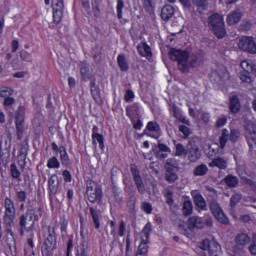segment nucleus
Wrapping results in <instances>:
<instances>
[{"instance_id":"58836bf2","label":"nucleus","mask_w":256,"mask_h":256,"mask_svg":"<svg viewBox=\"0 0 256 256\" xmlns=\"http://www.w3.org/2000/svg\"><path fill=\"white\" fill-rule=\"evenodd\" d=\"M47 167L48 169H59V167H61V163L59 162V159H57V157L53 156L48 159Z\"/></svg>"},{"instance_id":"9b49d317","label":"nucleus","mask_w":256,"mask_h":256,"mask_svg":"<svg viewBox=\"0 0 256 256\" xmlns=\"http://www.w3.org/2000/svg\"><path fill=\"white\" fill-rule=\"evenodd\" d=\"M186 155H188V159L191 161V163L199 161L201 153L199 152V146L195 144V141L188 142L186 146Z\"/></svg>"},{"instance_id":"a211bd4d","label":"nucleus","mask_w":256,"mask_h":256,"mask_svg":"<svg viewBox=\"0 0 256 256\" xmlns=\"http://www.w3.org/2000/svg\"><path fill=\"white\" fill-rule=\"evenodd\" d=\"M170 113L172 117L177 119V121H179L180 123H184V125H189V120H187V118L183 116V111H181V109H179V107H177L176 105H172V107L170 108Z\"/></svg>"},{"instance_id":"13d9d810","label":"nucleus","mask_w":256,"mask_h":256,"mask_svg":"<svg viewBox=\"0 0 256 256\" xmlns=\"http://www.w3.org/2000/svg\"><path fill=\"white\" fill-rule=\"evenodd\" d=\"M179 131H180V133H183L184 139H187V137H189V135H191V129H189V127H187L185 125H180Z\"/></svg>"},{"instance_id":"393cba45","label":"nucleus","mask_w":256,"mask_h":256,"mask_svg":"<svg viewBox=\"0 0 256 256\" xmlns=\"http://www.w3.org/2000/svg\"><path fill=\"white\" fill-rule=\"evenodd\" d=\"M209 167H217L218 169H227V160L221 157L214 158L209 164Z\"/></svg>"},{"instance_id":"ddd939ff","label":"nucleus","mask_w":256,"mask_h":256,"mask_svg":"<svg viewBox=\"0 0 256 256\" xmlns=\"http://www.w3.org/2000/svg\"><path fill=\"white\" fill-rule=\"evenodd\" d=\"M48 236L44 240L43 246H42V253H45V255H49V253L53 252V249H55V235L51 233V226L48 227Z\"/></svg>"},{"instance_id":"603ef678","label":"nucleus","mask_w":256,"mask_h":256,"mask_svg":"<svg viewBox=\"0 0 256 256\" xmlns=\"http://www.w3.org/2000/svg\"><path fill=\"white\" fill-rule=\"evenodd\" d=\"M241 199H243V195L241 193H235L234 195H232L230 199V207H235V205H237V203H239Z\"/></svg>"},{"instance_id":"f704fd0d","label":"nucleus","mask_w":256,"mask_h":256,"mask_svg":"<svg viewBox=\"0 0 256 256\" xmlns=\"http://www.w3.org/2000/svg\"><path fill=\"white\" fill-rule=\"evenodd\" d=\"M208 171L209 168L207 167V165L201 164L194 169L193 173L196 177H203V175H207Z\"/></svg>"},{"instance_id":"5fc2aeb1","label":"nucleus","mask_w":256,"mask_h":256,"mask_svg":"<svg viewBox=\"0 0 256 256\" xmlns=\"http://www.w3.org/2000/svg\"><path fill=\"white\" fill-rule=\"evenodd\" d=\"M149 235H151V223H147L142 230V237L146 241H149Z\"/></svg>"},{"instance_id":"7ed1b4c3","label":"nucleus","mask_w":256,"mask_h":256,"mask_svg":"<svg viewBox=\"0 0 256 256\" xmlns=\"http://www.w3.org/2000/svg\"><path fill=\"white\" fill-rule=\"evenodd\" d=\"M208 27L213 31L214 35L218 39H223L227 35V30L225 29V22L223 21V16L215 13L208 18Z\"/></svg>"},{"instance_id":"680f3d73","label":"nucleus","mask_w":256,"mask_h":256,"mask_svg":"<svg viewBox=\"0 0 256 256\" xmlns=\"http://www.w3.org/2000/svg\"><path fill=\"white\" fill-rule=\"evenodd\" d=\"M19 161L25 165V159H27V148L22 147L18 156Z\"/></svg>"},{"instance_id":"e2e57ef3","label":"nucleus","mask_w":256,"mask_h":256,"mask_svg":"<svg viewBox=\"0 0 256 256\" xmlns=\"http://www.w3.org/2000/svg\"><path fill=\"white\" fill-rule=\"evenodd\" d=\"M125 231H127L125 221H121L118 227V235L119 237H123L125 235Z\"/></svg>"},{"instance_id":"6ab92c4d","label":"nucleus","mask_w":256,"mask_h":256,"mask_svg":"<svg viewBox=\"0 0 256 256\" xmlns=\"http://www.w3.org/2000/svg\"><path fill=\"white\" fill-rule=\"evenodd\" d=\"M235 243L238 245V247H246V245H249L251 243V236L245 232H241L236 235L235 237Z\"/></svg>"},{"instance_id":"c756f323","label":"nucleus","mask_w":256,"mask_h":256,"mask_svg":"<svg viewBox=\"0 0 256 256\" xmlns=\"http://www.w3.org/2000/svg\"><path fill=\"white\" fill-rule=\"evenodd\" d=\"M163 195L165 197V201L167 205H173L175 203V200L173 199V188L171 186H167L164 191Z\"/></svg>"},{"instance_id":"b1692460","label":"nucleus","mask_w":256,"mask_h":256,"mask_svg":"<svg viewBox=\"0 0 256 256\" xmlns=\"http://www.w3.org/2000/svg\"><path fill=\"white\" fill-rule=\"evenodd\" d=\"M223 183H225V185L230 189H234L239 185V178L233 174H229L223 179Z\"/></svg>"},{"instance_id":"20e7f679","label":"nucleus","mask_w":256,"mask_h":256,"mask_svg":"<svg viewBox=\"0 0 256 256\" xmlns=\"http://www.w3.org/2000/svg\"><path fill=\"white\" fill-rule=\"evenodd\" d=\"M165 181L167 183H175L179 180V161L175 158H168L164 164Z\"/></svg>"},{"instance_id":"f3484780","label":"nucleus","mask_w":256,"mask_h":256,"mask_svg":"<svg viewBox=\"0 0 256 256\" xmlns=\"http://www.w3.org/2000/svg\"><path fill=\"white\" fill-rule=\"evenodd\" d=\"M192 197L194 205H196V207H198L202 211H207V202L205 201V198H203V195H201V193L194 191L192 192Z\"/></svg>"},{"instance_id":"6e6d98bb","label":"nucleus","mask_w":256,"mask_h":256,"mask_svg":"<svg viewBox=\"0 0 256 256\" xmlns=\"http://www.w3.org/2000/svg\"><path fill=\"white\" fill-rule=\"evenodd\" d=\"M16 197H17L19 203H25L27 201V192H25L23 190L18 191L16 194Z\"/></svg>"},{"instance_id":"aec40b11","label":"nucleus","mask_w":256,"mask_h":256,"mask_svg":"<svg viewBox=\"0 0 256 256\" xmlns=\"http://www.w3.org/2000/svg\"><path fill=\"white\" fill-rule=\"evenodd\" d=\"M90 92L94 101L98 103V105H101L103 100L101 99V92L99 91V87H97V84H95V79L91 80L90 82Z\"/></svg>"},{"instance_id":"dca6fc26","label":"nucleus","mask_w":256,"mask_h":256,"mask_svg":"<svg viewBox=\"0 0 256 256\" xmlns=\"http://www.w3.org/2000/svg\"><path fill=\"white\" fill-rule=\"evenodd\" d=\"M205 227V222L203 218L199 216H192L188 219V229L189 231H194V229H203Z\"/></svg>"},{"instance_id":"0e129e2a","label":"nucleus","mask_w":256,"mask_h":256,"mask_svg":"<svg viewBox=\"0 0 256 256\" xmlns=\"http://www.w3.org/2000/svg\"><path fill=\"white\" fill-rule=\"evenodd\" d=\"M11 105H15V98L9 96L8 98H4L3 106L11 107Z\"/></svg>"},{"instance_id":"4c0bfd02","label":"nucleus","mask_w":256,"mask_h":256,"mask_svg":"<svg viewBox=\"0 0 256 256\" xmlns=\"http://www.w3.org/2000/svg\"><path fill=\"white\" fill-rule=\"evenodd\" d=\"M90 213L92 215L95 229H99V227H101V223L99 222V211L95 210L94 208H90Z\"/></svg>"},{"instance_id":"0eeeda50","label":"nucleus","mask_w":256,"mask_h":256,"mask_svg":"<svg viewBox=\"0 0 256 256\" xmlns=\"http://www.w3.org/2000/svg\"><path fill=\"white\" fill-rule=\"evenodd\" d=\"M209 209L215 219L219 221V223L229 225V219L227 218V216H225V213L223 212V209H221L219 203H217V200H211L209 202Z\"/></svg>"},{"instance_id":"c9c22d12","label":"nucleus","mask_w":256,"mask_h":256,"mask_svg":"<svg viewBox=\"0 0 256 256\" xmlns=\"http://www.w3.org/2000/svg\"><path fill=\"white\" fill-rule=\"evenodd\" d=\"M117 63L122 71H129V64L127 63L124 55H118Z\"/></svg>"},{"instance_id":"c03bdc74","label":"nucleus","mask_w":256,"mask_h":256,"mask_svg":"<svg viewBox=\"0 0 256 256\" xmlns=\"http://www.w3.org/2000/svg\"><path fill=\"white\" fill-rule=\"evenodd\" d=\"M15 125H16V133L18 137H21L25 129V120H15Z\"/></svg>"},{"instance_id":"de8ad7c7","label":"nucleus","mask_w":256,"mask_h":256,"mask_svg":"<svg viewBox=\"0 0 256 256\" xmlns=\"http://www.w3.org/2000/svg\"><path fill=\"white\" fill-rule=\"evenodd\" d=\"M11 95H13V89H11L10 87L0 88V97H2L3 99L9 98L11 97Z\"/></svg>"},{"instance_id":"473e14b6","label":"nucleus","mask_w":256,"mask_h":256,"mask_svg":"<svg viewBox=\"0 0 256 256\" xmlns=\"http://www.w3.org/2000/svg\"><path fill=\"white\" fill-rule=\"evenodd\" d=\"M182 214L184 215V217H189V215H193V203H191V201H184L182 206Z\"/></svg>"},{"instance_id":"37998d69","label":"nucleus","mask_w":256,"mask_h":256,"mask_svg":"<svg viewBox=\"0 0 256 256\" xmlns=\"http://www.w3.org/2000/svg\"><path fill=\"white\" fill-rule=\"evenodd\" d=\"M175 157H183V155H187V148L181 143L175 145Z\"/></svg>"},{"instance_id":"e433bc0d","label":"nucleus","mask_w":256,"mask_h":256,"mask_svg":"<svg viewBox=\"0 0 256 256\" xmlns=\"http://www.w3.org/2000/svg\"><path fill=\"white\" fill-rule=\"evenodd\" d=\"M178 231H180V233L182 235H189V222L187 221V226L185 224V221L183 220H178Z\"/></svg>"},{"instance_id":"72a5a7b5","label":"nucleus","mask_w":256,"mask_h":256,"mask_svg":"<svg viewBox=\"0 0 256 256\" xmlns=\"http://www.w3.org/2000/svg\"><path fill=\"white\" fill-rule=\"evenodd\" d=\"M212 75L216 77V83H221L227 77V70L224 67L218 68Z\"/></svg>"},{"instance_id":"ea45409f","label":"nucleus","mask_w":256,"mask_h":256,"mask_svg":"<svg viewBox=\"0 0 256 256\" xmlns=\"http://www.w3.org/2000/svg\"><path fill=\"white\" fill-rule=\"evenodd\" d=\"M160 130L161 128L159 127V124L157 122L151 121V122H148L144 133H146V135H148L147 131H151L153 133H159Z\"/></svg>"},{"instance_id":"79ce46f5","label":"nucleus","mask_w":256,"mask_h":256,"mask_svg":"<svg viewBox=\"0 0 256 256\" xmlns=\"http://www.w3.org/2000/svg\"><path fill=\"white\" fill-rule=\"evenodd\" d=\"M126 115H128V117L139 115V104L135 103L132 106H129L126 109Z\"/></svg>"},{"instance_id":"774afa93","label":"nucleus","mask_w":256,"mask_h":256,"mask_svg":"<svg viewBox=\"0 0 256 256\" xmlns=\"http://www.w3.org/2000/svg\"><path fill=\"white\" fill-rule=\"evenodd\" d=\"M227 123V117L222 116L220 118L217 119L216 121V127H223L225 124Z\"/></svg>"},{"instance_id":"052dcab7","label":"nucleus","mask_w":256,"mask_h":256,"mask_svg":"<svg viewBox=\"0 0 256 256\" xmlns=\"http://www.w3.org/2000/svg\"><path fill=\"white\" fill-rule=\"evenodd\" d=\"M20 59H22V61H27L28 63H31V54L25 50H21Z\"/></svg>"},{"instance_id":"cd10ccee","label":"nucleus","mask_w":256,"mask_h":256,"mask_svg":"<svg viewBox=\"0 0 256 256\" xmlns=\"http://www.w3.org/2000/svg\"><path fill=\"white\" fill-rule=\"evenodd\" d=\"M60 161L64 167L71 165L69 154H67V149L64 146H60Z\"/></svg>"},{"instance_id":"39448f33","label":"nucleus","mask_w":256,"mask_h":256,"mask_svg":"<svg viewBox=\"0 0 256 256\" xmlns=\"http://www.w3.org/2000/svg\"><path fill=\"white\" fill-rule=\"evenodd\" d=\"M87 197L90 203H100L103 197L101 187L93 180H88L87 183Z\"/></svg>"},{"instance_id":"4d7b16f0","label":"nucleus","mask_w":256,"mask_h":256,"mask_svg":"<svg viewBox=\"0 0 256 256\" xmlns=\"http://www.w3.org/2000/svg\"><path fill=\"white\" fill-rule=\"evenodd\" d=\"M125 243H126V255H128L129 251H131V231L129 230L127 231Z\"/></svg>"},{"instance_id":"a878e982","label":"nucleus","mask_w":256,"mask_h":256,"mask_svg":"<svg viewBox=\"0 0 256 256\" xmlns=\"http://www.w3.org/2000/svg\"><path fill=\"white\" fill-rule=\"evenodd\" d=\"M229 108L232 113H239L241 110V102H239V97L237 95L230 98Z\"/></svg>"},{"instance_id":"3c124183","label":"nucleus","mask_w":256,"mask_h":256,"mask_svg":"<svg viewBox=\"0 0 256 256\" xmlns=\"http://www.w3.org/2000/svg\"><path fill=\"white\" fill-rule=\"evenodd\" d=\"M124 7H125V3L123 2V0H117L116 10H117L118 19H123V8Z\"/></svg>"},{"instance_id":"bb28decb","label":"nucleus","mask_w":256,"mask_h":256,"mask_svg":"<svg viewBox=\"0 0 256 256\" xmlns=\"http://www.w3.org/2000/svg\"><path fill=\"white\" fill-rule=\"evenodd\" d=\"M241 67L246 73H252L256 76V64L250 60H244L241 62Z\"/></svg>"},{"instance_id":"f03ea898","label":"nucleus","mask_w":256,"mask_h":256,"mask_svg":"<svg viewBox=\"0 0 256 256\" xmlns=\"http://www.w3.org/2000/svg\"><path fill=\"white\" fill-rule=\"evenodd\" d=\"M4 208L3 223L7 231L5 239L7 246L11 249L12 247H15V237L13 236L11 228L15 225V215L17 214V210L15 209L13 200L9 197H6L4 200Z\"/></svg>"},{"instance_id":"1a4fd4ad","label":"nucleus","mask_w":256,"mask_h":256,"mask_svg":"<svg viewBox=\"0 0 256 256\" xmlns=\"http://www.w3.org/2000/svg\"><path fill=\"white\" fill-rule=\"evenodd\" d=\"M53 8V21L56 25H59L63 19V11L65 9V4L63 0H52Z\"/></svg>"},{"instance_id":"412c9836","label":"nucleus","mask_w":256,"mask_h":256,"mask_svg":"<svg viewBox=\"0 0 256 256\" xmlns=\"http://www.w3.org/2000/svg\"><path fill=\"white\" fill-rule=\"evenodd\" d=\"M241 17H243V14L240 10H234L227 16L226 22L228 25H237L241 21Z\"/></svg>"},{"instance_id":"338daca9","label":"nucleus","mask_w":256,"mask_h":256,"mask_svg":"<svg viewBox=\"0 0 256 256\" xmlns=\"http://www.w3.org/2000/svg\"><path fill=\"white\" fill-rule=\"evenodd\" d=\"M63 177H64V181L65 183H71V180L73 179L71 176V172H69V170H64L62 173Z\"/></svg>"},{"instance_id":"69168bd1","label":"nucleus","mask_w":256,"mask_h":256,"mask_svg":"<svg viewBox=\"0 0 256 256\" xmlns=\"http://www.w3.org/2000/svg\"><path fill=\"white\" fill-rule=\"evenodd\" d=\"M124 99L127 103H129L131 99H135V93H133L132 90H127Z\"/></svg>"},{"instance_id":"a19ab883","label":"nucleus","mask_w":256,"mask_h":256,"mask_svg":"<svg viewBox=\"0 0 256 256\" xmlns=\"http://www.w3.org/2000/svg\"><path fill=\"white\" fill-rule=\"evenodd\" d=\"M217 153H219V148H217V143H214L208 147L206 155L209 159H213V157L217 156Z\"/></svg>"},{"instance_id":"f257e3e1","label":"nucleus","mask_w":256,"mask_h":256,"mask_svg":"<svg viewBox=\"0 0 256 256\" xmlns=\"http://www.w3.org/2000/svg\"><path fill=\"white\" fill-rule=\"evenodd\" d=\"M171 61H177L178 69L182 73H189V67H200L203 63V52L189 54L187 51L171 48L169 51Z\"/></svg>"},{"instance_id":"2f4dec72","label":"nucleus","mask_w":256,"mask_h":256,"mask_svg":"<svg viewBox=\"0 0 256 256\" xmlns=\"http://www.w3.org/2000/svg\"><path fill=\"white\" fill-rule=\"evenodd\" d=\"M227 141H230L229 130L223 129L219 137L220 149H225Z\"/></svg>"},{"instance_id":"bf43d9fd","label":"nucleus","mask_w":256,"mask_h":256,"mask_svg":"<svg viewBox=\"0 0 256 256\" xmlns=\"http://www.w3.org/2000/svg\"><path fill=\"white\" fill-rule=\"evenodd\" d=\"M141 207L143 211H145V213H147L148 215H151V213H153V206H151V203L143 202Z\"/></svg>"},{"instance_id":"c85d7f7f","label":"nucleus","mask_w":256,"mask_h":256,"mask_svg":"<svg viewBox=\"0 0 256 256\" xmlns=\"http://www.w3.org/2000/svg\"><path fill=\"white\" fill-rule=\"evenodd\" d=\"M80 73L83 81H93V73L89 71V66H87L86 64L80 67Z\"/></svg>"},{"instance_id":"a18cd8bd","label":"nucleus","mask_w":256,"mask_h":256,"mask_svg":"<svg viewBox=\"0 0 256 256\" xmlns=\"http://www.w3.org/2000/svg\"><path fill=\"white\" fill-rule=\"evenodd\" d=\"M15 121H25V107L19 106L15 112Z\"/></svg>"},{"instance_id":"8fccbe9b","label":"nucleus","mask_w":256,"mask_h":256,"mask_svg":"<svg viewBox=\"0 0 256 256\" xmlns=\"http://www.w3.org/2000/svg\"><path fill=\"white\" fill-rule=\"evenodd\" d=\"M93 143L96 141L99 143L100 149L103 151L105 149V138L101 134H97L96 136H92Z\"/></svg>"},{"instance_id":"5701e85b","label":"nucleus","mask_w":256,"mask_h":256,"mask_svg":"<svg viewBox=\"0 0 256 256\" xmlns=\"http://www.w3.org/2000/svg\"><path fill=\"white\" fill-rule=\"evenodd\" d=\"M174 15H175V8H173V6L171 5L163 6L161 10V19L163 21H169V19H171V17H173Z\"/></svg>"},{"instance_id":"9d476101","label":"nucleus","mask_w":256,"mask_h":256,"mask_svg":"<svg viewBox=\"0 0 256 256\" xmlns=\"http://www.w3.org/2000/svg\"><path fill=\"white\" fill-rule=\"evenodd\" d=\"M238 47L241 51H247L248 53H256V44L253 37L243 36L239 39Z\"/></svg>"},{"instance_id":"864d4df0","label":"nucleus","mask_w":256,"mask_h":256,"mask_svg":"<svg viewBox=\"0 0 256 256\" xmlns=\"http://www.w3.org/2000/svg\"><path fill=\"white\" fill-rule=\"evenodd\" d=\"M10 173L13 179H19L21 177V172L19 171V169L17 168V165L15 164H11Z\"/></svg>"},{"instance_id":"4468645a","label":"nucleus","mask_w":256,"mask_h":256,"mask_svg":"<svg viewBox=\"0 0 256 256\" xmlns=\"http://www.w3.org/2000/svg\"><path fill=\"white\" fill-rule=\"evenodd\" d=\"M203 249H208L209 256H221V245L215 241L205 240Z\"/></svg>"},{"instance_id":"7c9ffc66","label":"nucleus","mask_w":256,"mask_h":256,"mask_svg":"<svg viewBox=\"0 0 256 256\" xmlns=\"http://www.w3.org/2000/svg\"><path fill=\"white\" fill-rule=\"evenodd\" d=\"M149 243V240H145V238H142V242L140 243L138 247V253L136 256H145L147 253H149V246L147 245Z\"/></svg>"},{"instance_id":"09e8293b","label":"nucleus","mask_w":256,"mask_h":256,"mask_svg":"<svg viewBox=\"0 0 256 256\" xmlns=\"http://www.w3.org/2000/svg\"><path fill=\"white\" fill-rule=\"evenodd\" d=\"M229 137L232 143H237V141H239V137H241V132L237 129H232L229 132Z\"/></svg>"},{"instance_id":"423d86ee","label":"nucleus","mask_w":256,"mask_h":256,"mask_svg":"<svg viewBox=\"0 0 256 256\" xmlns=\"http://www.w3.org/2000/svg\"><path fill=\"white\" fill-rule=\"evenodd\" d=\"M245 138L251 151L256 153V124L248 121L245 125Z\"/></svg>"},{"instance_id":"6e6552de","label":"nucleus","mask_w":256,"mask_h":256,"mask_svg":"<svg viewBox=\"0 0 256 256\" xmlns=\"http://www.w3.org/2000/svg\"><path fill=\"white\" fill-rule=\"evenodd\" d=\"M33 217H35V210L28 209L26 214L20 217L19 225L21 229H25V231H33L35 228V220H33Z\"/></svg>"},{"instance_id":"49530a36","label":"nucleus","mask_w":256,"mask_h":256,"mask_svg":"<svg viewBox=\"0 0 256 256\" xmlns=\"http://www.w3.org/2000/svg\"><path fill=\"white\" fill-rule=\"evenodd\" d=\"M193 4L197 7L199 13H202V11L207 9V0H194Z\"/></svg>"},{"instance_id":"2eb2a0df","label":"nucleus","mask_w":256,"mask_h":256,"mask_svg":"<svg viewBox=\"0 0 256 256\" xmlns=\"http://www.w3.org/2000/svg\"><path fill=\"white\" fill-rule=\"evenodd\" d=\"M57 191H59V177L57 176V174H53L48 179L49 197L53 198L55 195H57Z\"/></svg>"},{"instance_id":"f8f14e48","label":"nucleus","mask_w":256,"mask_h":256,"mask_svg":"<svg viewBox=\"0 0 256 256\" xmlns=\"http://www.w3.org/2000/svg\"><path fill=\"white\" fill-rule=\"evenodd\" d=\"M131 174L133 176L134 183L139 191V193H145V184H143V179L141 178V172L137 165L132 164L130 167Z\"/></svg>"},{"instance_id":"4be33fe9","label":"nucleus","mask_w":256,"mask_h":256,"mask_svg":"<svg viewBox=\"0 0 256 256\" xmlns=\"http://www.w3.org/2000/svg\"><path fill=\"white\" fill-rule=\"evenodd\" d=\"M137 51L141 57H147V59L153 57V53L151 52V47L147 45V43L143 42L138 44Z\"/></svg>"}]
</instances>
